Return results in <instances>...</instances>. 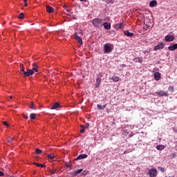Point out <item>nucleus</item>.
<instances>
[{
	"label": "nucleus",
	"instance_id": "obj_1",
	"mask_svg": "<svg viewBox=\"0 0 177 177\" xmlns=\"http://www.w3.org/2000/svg\"><path fill=\"white\" fill-rule=\"evenodd\" d=\"M91 23L93 26L96 28H100V27H103V19L95 18L91 21Z\"/></svg>",
	"mask_w": 177,
	"mask_h": 177
},
{
	"label": "nucleus",
	"instance_id": "obj_2",
	"mask_svg": "<svg viewBox=\"0 0 177 177\" xmlns=\"http://www.w3.org/2000/svg\"><path fill=\"white\" fill-rule=\"evenodd\" d=\"M113 50V45L111 44H105L104 46V53H110Z\"/></svg>",
	"mask_w": 177,
	"mask_h": 177
},
{
	"label": "nucleus",
	"instance_id": "obj_3",
	"mask_svg": "<svg viewBox=\"0 0 177 177\" xmlns=\"http://www.w3.org/2000/svg\"><path fill=\"white\" fill-rule=\"evenodd\" d=\"M149 177H156L157 176V169H151L149 171Z\"/></svg>",
	"mask_w": 177,
	"mask_h": 177
},
{
	"label": "nucleus",
	"instance_id": "obj_4",
	"mask_svg": "<svg viewBox=\"0 0 177 177\" xmlns=\"http://www.w3.org/2000/svg\"><path fill=\"white\" fill-rule=\"evenodd\" d=\"M164 43L160 42L153 48V50H160V49H164Z\"/></svg>",
	"mask_w": 177,
	"mask_h": 177
},
{
	"label": "nucleus",
	"instance_id": "obj_5",
	"mask_svg": "<svg viewBox=\"0 0 177 177\" xmlns=\"http://www.w3.org/2000/svg\"><path fill=\"white\" fill-rule=\"evenodd\" d=\"M74 38L76 41H77L79 42V44L80 45H82V38H81V37L78 36V35L77 34V32H75L74 34Z\"/></svg>",
	"mask_w": 177,
	"mask_h": 177
},
{
	"label": "nucleus",
	"instance_id": "obj_6",
	"mask_svg": "<svg viewBox=\"0 0 177 177\" xmlns=\"http://www.w3.org/2000/svg\"><path fill=\"white\" fill-rule=\"evenodd\" d=\"M153 77L156 81H160L161 80V73L160 72H156L153 74Z\"/></svg>",
	"mask_w": 177,
	"mask_h": 177
},
{
	"label": "nucleus",
	"instance_id": "obj_7",
	"mask_svg": "<svg viewBox=\"0 0 177 177\" xmlns=\"http://www.w3.org/2000/svg\"><path fill=\"white\" fill-rule=\"evenodd\" d=\"M33 71L31 69H28L27 71H24V77H30V75H32Z\"/></svg>",
	"mask_w": 177,
	"mask_h": 177
},
{
	"label": "nucleus",
	"instance_id": "obj_8",
	"mask_svg": "<svg viewBox=\"0 0 177 177\" xmlns=\"http://www.w3.org/2000/svg\"><path fill=\"white\" fill-rule=\"evenodd\" d=\"M156 93H157L158 96H168V92L164 91H157Z\"/></svg>",
	"mask_w": 177,
	"mask_h": 177
},
{
	"label": "nucleus",
	"instance_id": "obj_9",
	"mask_svg": "<svg viewBox=\"0 0 177 177\" xmlns=\"http://www.w3.org/2000/svg\"><path fill=\"white\" fill-rule=\"evenodd\" d=\"M174 39H175V37H174V36L167 35L165 37V41L166 42H172V41H174Z\"/></svg>",
	"mask_w": 177,
	"mask_h": 177
},
{
	"label": "nucleus",
	"instance_id": "obj_10",
	"mask_svg": "<svg viewBox=\"0 0 177 177\" xmlns=\"http://www.w3.org/2000/svg\"><path fill=\"white\" fill-rule=\"evenodd\" d=\"M122 26H124V24L122 23H120L115 24L113 27L115 30H121V28H122Z\"/></svg>",
	"mask_w": 177,
	"mask_h": 177
},
{
	"label": "nucleus",
	"instance_id": "obj_11",
	"mask_svg": "<svg viewBox=\"0 0 177 177\" xmlns=\"http://www.w3.org/2000/svg\"><path fill=\"white\" fill-rule=\"evenodd\" d=\"M169 50H171V52H174V50H176L177 49V44H174L168 47Z\"/></svg>",
	"mask_w": 177,
	"mask_h": 177
},
{
	"label": "nucleus",
	"instance_id": "obj_12",
	"mask_svg": "<svg viewBox=\"0 0 177 177\" xmlns=\"http://www.w3.org/2000/svg\"><path fill=\"white\" fill-rule=\"evenodd\" d=\"M103 26L105 30H110V28H111V24L110 23L104 22L103 23Z\"/></svg>",
	"mask_w": 177,
	"mask_h": 177
},
{
	"label": "nucleus",
	"instance_id": "obj_13",
	"mask_svg": "<svg viewBox=\"0 0 177 177\" xmlns=\"http://www.w3.org/2000/svg\"><path fill=\"white\" fill-rule=\"evenodd\" d=\"M60 107V104L59 102H55L53 106H51V110H56Z\"/></svg>",
	"mask_w": 177,
	"mask_h": 177
},
{
	"label": "nucleus",
	"instance_id": "obj_14",
	"mask_svg": "<svg viewBox=\"0 0 177 177\" xmlns=\"http://www.w3.org/2000/svg\"><path fill=\"white\" fill-rule=\"evenodd\" d=\"M46 11L48 13H53V12H55V9L50 6H46Z\"/></svg>",
	"mask_w": 177,
	"mask_h": 177
},
{
	"label": "nucleus",
	"instance_id": "obj_15",
	"mask_svg": "<svg viewBox=\"0 0 177 177\" xmlns=\"http://www.w3.org/2000/svg\"><path fill=\"white\" fill-rule=\"evenodd\" d=\"M124 35H126L127 37H133V33L130 32L129 30H127L124 31Z\"/></svg>",
	"mask_w": 177,
	"mask_h": 177
},
{
	"label": "nucleus",
	"instance_id": "obj_16",
	"mask_svg": "<svg viewBox=\"0 0 177 177\" xmlns=\"http://www.w3.org/2000/svg\"><path fill=\"white\" fill-rule=\"evenodd\" d=\"M157 5V1L152 0L149 2V6L150 8H154Z\"/></svg>",
	"mask_w": 177,
	"mask_h": 177
},
{
	"label": "nucleus",
	"instance_id": "obj_17",
	"mask_svg": "<svg viewBox=\"0 0 177 177\" xmlns=\"http://www.w3.org/2000/svg\"><path fill=\"white\" fill-rule=\"evenodd\" d=\"M136 63H143V57H136L133 59Z\"/></svg>",
	"mask_w": 177,
	"mask_h": 177
},
{
	"label": "nucleus",
	"instance_id": "obj_18",
	"mask_svg": "<svg viewBox=\"0 0 177 177\" xmlns=\"http://www.w3.org/2000/svg\"><path fill=\"white\" fill-rule=\"evenodd\" d=\"M88 158L86 154H80L77 156V160H84V158Z\"/></svg>",
	"mask_w": 177,
	"mask_h": 177
},
{
	"label": "nucleus",
	"instance_id": "obj_19",
	"mask_svg": "<svg viewBox=\"0 0 177 177\" xmlns=\"http://www.w3.org/2000/svg\"><path fill=\"white\" fill-rule=\"evenodd\" d=\"M111 80H113V82H118L120 81V77H118V76H112Z\"/></svg>",
	"mask_w": 177,
	"mask_h": 177
},
{
	"label": "nucleus",
	"instance_id": "obj_20",
	"mask_svg": "<svg viewBox=\"0 0 177 177\" xmlns=\"http://www.w3.org/2000/svg\"><path fill=\"white\" fill-rule=\"evenodd\" d=\"M34 165H35L36 167H41V168H45L46 167V165H44V164H41V163H38V162H33Z\"/></svg>",
	"mask_w": 177,
	"mask_h": 177
},
{
	"label": "nucleus",
	"instance_id": "obj_21",
	"mask_svg": "<svg viewBox=\"0 0 177 177\" xmlns=\"http://www.w3.org/2000/svg\"><path fill=\"white\" fill-rule=\"evenodd\" d=\"M97 107L99 110H104L105 107H107V104H104V106H102L100 104H97Z\"/></svg>",
	"mask_w": 177,
	"mask_h": 177
},
{
	"label": "nucleus",
	"instance_id": "obj_22",
	"mask_svg": "<svg viewBox=\"0 0 177 177\" xmlns=\"http://www.w3.org/2000/svg\"><path fill=\"white\" fill-rule=\"evenodd\" d=\"M156 149L157 150H159L161 151L162 150H164V149H165V147L164 145H157Z\"/></svg>",
	"mask_w": 177,
	"mask_h": 177
},
{
	"label": "nucleus",
	"instance_id": "obj_23",
	"mask_svg": "<svg viewBox=\"0 0 177 177\" xmlns=\"http://www.w3.org/2000/svg\"><path fill=\"white\" fill-rule=\"evenodd\" d=\"M82 171V169H77L73 172L74 176H76V175H78L79 174H81Z\"/></svg>",
	"mask_w": 177,
	"mask_h": 177
},
{
	"label": "nucleus",
	"instance_id": "obj_24",
	"mask_svg": "<svg viewBox=\"0 0 177 177\" xmlns=\"http://www.w3.org/2000/svg\"><path fill=\"white\" fill-rule=\"evenodd\" d=\"M37 117L36 113H31L30 115V120H35V118Z\"/></svg>",
	"mask_w": 177,
	"mask_h": 177
},
{
	"label": "nucleus",
	"instance_id": "obj_25",
	"mask_svg": "<svg viewBox=\"0 0 177 177\" xmlns=\"http://www.w3.org/2000/svg\"><path fill=\"white\" fill-rule=\"evenodd\" d=\"M35 153H36V154H42V150H41L38 148H36L35 149Z\"/></svg>",
	"mask_w": 177,
	"mask_h": 177
},
{
	"label": "nucleus",
	"instance_id": "obj_26",
	"mask_svg": "<svg viewBox=\"0 0 177 177\" xmlns=\"http://www.w3.org/2000/svg\"><path fill=\"white\" fill-rule=\"evenodd\" d=\"M106 3H114V0H102Z\"/></svg>",
	"mask_w": 177,
	"mask_h": 177
},
{
	"label": "nucleus",
	"instance_id": "obj_27",
	"mask_svg": "<svg viewBox=\"0 0 177 177\" xmlns=\"http://www.w3.org/2000/svg\"><path fill=\"white\" fill-rule=\"evenodd\" d=\"M48 158H50V160H53V158H55V155H53V153H49L48 155Z\"/></svg>",
	"mask_w": 177,
	"mask_h": 177
},
{
	"label": "nucleus",
	"instance_id": "obj_28",
	"mask_svg": "<svg viewBox=\"0 0 177 177\" xmlns=\"http://www.w3.org/2000/svg\"><path fill=\"white\" fill-rule=\"evenodd\" d=\"M20 70H21V71H22L23 73H24V70H25L24 64H20Z\"/></svg>",
	"mask_w": 177,
	"mask_h": 177
},
{
	"label": "nucleus",
	"instance_id": "obj_29",
	"mask_svg": "<svg viewBox=\"0 0 177 177\" xmlns=\"http://www.w3.org/2000/svg\"><path fill=\"white\" fill-rule=\"evenodd\" d=\"M18 19H24V13L23 12H21L19 15V17H18Z\"/></svg>",
	"mask_w": 177,
	"mask_h": 177
},
{
	"label": "nucleus",
	"instance_id": "obj_30",
	"mask_svg": "<svg viewBox=\"0 0 177 177\" xmlns=\"http://www.w3.org/2000/svg\"><path fill=\"white\" fill-rule=\"evenodd\" d=\"M101 82H102V78L97 77V78L96 79V83L100 84Z\"/></svg>",
	"mask_w": 177,
	"mask_h": 177
},
{
	"label": "nucleus",
	"instance_id": "obj_31",
	"mask_svg": "<svg viewBox=\"0 0 177 177\" xmlns=\"http://www.w3.org/2000/svg\"><path fill=\"white\" fill-rule=\"evenodd\" d=\"M34 106H35L34 102H32L31 104L29 105V108H30L31 110H32V109H34Z\"/></svg>",
	"mask_w": 177,
	"mask_h": 177
},
{
	"label": "nucleus",
	"instance_id": "obj_32",
	"mask_svg": "<svg viewBox=\"0 0 177 177\" xmlns=\"http://www.w3.org/2000/svg\"><path fill=\"white\" fill-rule=\"evenodd\" d=\"M30 71H33L34 74V73H37L38 69H37V68L33 67L32 69H30Z\"/></svg>",
	"mask_w": 177,
	"mask_h": 177
},
{
	"label": "nucleus",
	"instance_id": "obj_33",
	"mask_svg": "<svg viewBox=\"0 0 177 177\" xmlns=\"http://www.w3.org/2000/svg\"><path fill=\"white\" fill-rule=\"evenodd\" d=\"M3 125L6 127L7 128H9V124H8V122H6V121L3 122Z\"/></svg>",
	"mask_w": 177,
	"mask_h": 177
},
{
	"label": "nucleus",
	"instance_id": "obj_34",
	"mask_svg": "<svg viewBox=\"0 0 177 177\" xmlns=\"http://www.w3.org/2000/svg\"><path fill=\"white\" fill-rule=\"evenodd\" d=\"M14 140H15V138H8V143H12V142H13Z\"/></svg>",
	"mask_w": 177,
	"mask_h": 177
},
{
	"label": "nucleus",
	"instance_id": "obj_35",
	"mask_svg": "<svg viewBox=\"0 0 177 177\" xmlns=\"http://www.w3.org/2000/svg\"><path fill=\"white\" fill-rule=\"evenodd\" d=\"M168 90L170 91V92H174V86H169Z\"/></svg>",
	"mask_w": 177,
	"mask_h": 177
},
{
	"label": "nucleus",
	"instance_id": "obj_36",
	"mask_svg": "<svg viewBox=\"0 0 177 177\" xmlns=\"http://www.w3.org/2000/svg\"><path fill=\"white\" fill-rule=\"evenodd\" d=\"M159 171H161V172H165V169L161 167H158Z\"/></svg>",
	"mask_w": 177,
	"mask_h": 177
},
{
	"label": "nucleus",
	"instance_id": "obj_37",
	"mask_svg": "<svg viewBox=\"0 0 177 177\" xmlns=\"http://www.w3.org/2000/svg\"><path fill=\"white\" fill-rule=\"evenodd\" d=\"M32 66L37 68L38 67V64L37 62H34L33 64H32Z\"/></svg>",
	"mask_w": 177,
	"mask_h": 177
},
{
	"label": "nucleus",
	"instance_id": "obj_38",
	"mask_svg": "<svg viewBox=\"0 0 177 177\" xmlns=\"http://www.w3.org/2000/svg\"><path fill=\"white\" fill-rule=\"evenodd\" d=\"M88 128H89V123L86 124L84 126V129H88Z\"/></svg>",
	"mask_w": 177,
	"mask_h": 177
},
{
	"label": "nucleus",
	"instance_id": "obj_39",
	"mask_svg": "<svg viewBox=\"0 0 177 177\" xmlns=\"http://www.w3.org/2000/svg\"><path fill=\"white\" fill-rule=\"evenodd\" d=\"M50 173L51 174V175H53L54 174H56V170H50Z\"/></svg>",
	"mask_w": 177,
	"mask_h": 177
},
{
	"label": "nucleus",
	"instance_id": "obj_40",
	"mask_svg": "<svg viewBox=\"0 0 177 177\" xmlns=\"http://www.w3.org/2000/svg\"><path fill=\"white\" fill-rule=\"evenodd\" d=\"M71 163H66V166L68 167V168H71Z\"/></svg>",
	"mask_w": 177,
	"mask_h": 177
},
{
	"label": "nucleus",
	"instance_id": "obj_41",
	"mask_svg": "<svg viewBox=\"0 0 177 177\" xmlns=\"http://www.w3.org/2000/svg\"><path fill=\"white\" fill-rule=\"evenodd\" d=\"M95 88H99V86H100V84H99V83H95Z\"/></svg>",
	"mask_w": 177,
	"mask_h": 177
},
{
	"label": "nucleus",
	"instance_id": "obj_42",
	"mask_svg": "<svg viewBox=\"0 0 177 177\" xmlns=\"http://www.w3.org/2000/svg\"><path fill=\"white\" fill-rule=\"evenodd\" d=\"M23 118L25 120H28V116H26V115H23Z\"/></svg>",
	"mask_w": 177,
	"mask_h": 177
},
{
	"label": "nucleus",
	"instance_id": "obj_43",
	"mask_svg": "<svg viewBox=\"0 0 177 177\" xmlns=\"http://www.w3.org/2000/svg\"><path fill=\"white\" fill-rule=\"evenodd\" d=\"M81 133H84L85 132V129H82L80 130Z\"/></svg>",
	"mask_w": 177,
	"mask_h": 177
},
{
	"label": "nucleus",
	"instance_id": "obj_44",
	"mask_svg": "<svg viewBox=\"0 0 177 177\" xmlns=\"http://www.w3.org/2000/svg\"><path fill=\"white\" fill-rule=\"evenodd\" d=\"M3 175H5V174H3L2 171H0V176H3Z\"/></svg>",
	"mask_w": 177,
	"mask_h": 177
},
{
	"label": "nucleus",
	"instance_id": "obj_45",
	"mask_svg": "<svg viewBox=\"0 0 177 177\" xmlns=\"http://www.w3.org/2000/svg\"><path fill=\"white\" fill-rule=\"evenodd\" d=\"M81 128H82V129H85V126H84V125H81Z\"/></svg>",
	"mask_w": 177,
	"mask_h": 177
},
{
	"label": "nucleus",
	"instance_id": "obj_46",
	"mask_svg": "<svg viewBox=\"0 0 177 177\" xmlns=\"http://www.w3.org/2000/svg\"><path fill=\"white\" fill-rule=\"evenodd\" d=\"M82 2H86V0H80Z\"/></svg>",
	"mask_w": 177,
	"mask_h": 177
},
{
	"label": "nucleus",
	"instance_id": "obj_47",
	"mask_svg": "<svg viewBox=\"0 0 177 177\" xmlns=\"http://www.w3.org/2000/svg\"><path fill=\"white\" fill-rule=\"evenodd\" d=\"M10 99H13V96L10 95Z\"/></svg>",
	"mask_w": 177,
	"mask_h": 177
},
{
	"label": "nucleus",
	"instance_id": "obj_48",
	"mask_svg": "<svg viewBox=\"0 0 177 177\" xmlns=\"http://www.w3.org/2000/svg\"><path fill=\"white\" fill-rule=\"evenodd\" d=\"M25 6H27V1L25 2V4H24Z\"/></svg>",
	"mask_w": 177,
	"mask_h": 177
},
{
	"label": "nucleus",
	"instance_id": "obj_49",
	"mask_svg": "<svg viewBox=\"0 0 177 177\" xmlns=\"http://www.w3.org/2000/svg\"><path fill=\"white\" fill-rule=\"evenodd\" d=\"M23 1H24V2H27V0H23Z\"/></svg>",
	"mask_w": 177,
	"mask_h": 177
},
{
	"label": "nucleus",
	"instance_id": "obj_50",
	"mask_svg": "<svg viewBox=\"0 0 177 177\" xmlns=\"http://www.w3.org/2000/svg\"><path fill=\"white\" fill-rule=\"evenodd\" d=\"M176 143H177V141H176Z\"/></svg>",
	"mask_w": 177,
	"mask_h": 177
}]
</instances>
